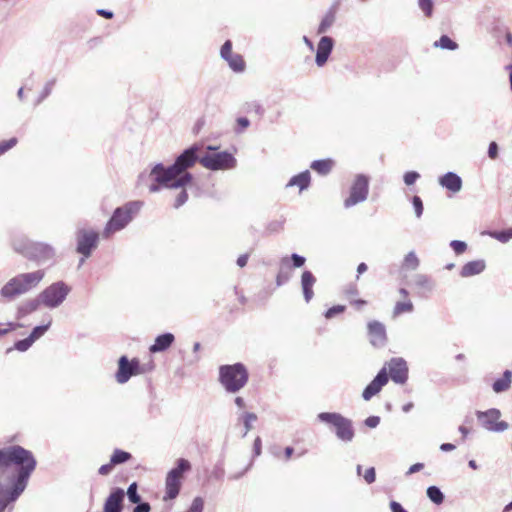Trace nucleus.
I'll return each mask as SVG.
<instances>
[{
    "instance_id": "nucleus-25",
    "label": "nucleus",
    "mask_w": 512,
    "mask_h": 512,
    "mask_svg": "<svg viewBox=\"0 0 512 512\" xmlns=\"http://www.w3.org/2000/svg\"><path fill=\"white\" fill-rule=\"evenodd\" d=\"M486 268L484 260H474L466 263L461 271L460 275L463 278L471 277L482 273Z\"/></svg>"
},
{
    "instance_id": "nucleus-26",
    "label": "nucleus",
    "mask_w": 512,
    "mask_h": 512,
    "mask_svg": "<svg viewBox=\"0 0 512 512\" xmlns=\"http://www.w3.org/2000/svg\"><path fill=\"white\" fill-rule=\"evenodd\" d=\"M310 180H311L310 172L308 170H306V171L299 173L298 175L293 176L287 183L286 187L297 186L301 192L308 188V186L310 184Z\"/></svg>"
},
{
    "instance_id": "nucleus-33",
    "label": "nucleus",
    "mask_w": 512,
    "mask_h": 512,
    "mask_svg": "<svg viewBox=\"0 0 512 512\" xmlns=\"http://www.w3.org/2000/svg\"><path fill=\"white\" fill-rule=\"evenodd\" d=\"M226 61L228 62L229 67L235 72H242L245 69V63L239 54H232L226 59Z\"/></svg>"
},
{
    "instance_id": "nucleus-21",
    "label": "nucleus",
    "mask_w": 512,
    "mask_h": 512,
    "mask_svg": "<svg viewBox=\"0 0 512 512\" xmlns=\"http://www.w3.org/2000/svg\"><path fill=\"white\" fill-rule=\"evenodd\" d=\"M439 184L447 190L457 193L462 188V179L454 172H447L439 178Z\"/></svg>"
},
{
    "instance_id": "nucleus-14",
    "label": "nucleus",
    "mask_w": 512,
    "mask_h": 512,
    "mask_svg": "<svg viewBox=\"0 0 512 512\" xmlns=\"http://www.w3.org/2000/svg\"><path fill=\"white\" fill-rule=\"evenodd\" d=\"M389 376L397 384H404L408 379L407 363L402 358H393L387 363Z\"/></svg>"
},
{
    "instance_id": "nucleus-18",
    "label": "nucleus",
    "mask_w": 512,
    "mask_h": 512,
    "mask_svg": "<svg viewBox=\"0 0 512 512\" xmlns=\"http://www.w3.org/2000/svg\"><path fill=\"white\" fill-rule=\"evenodd\" d=\"M368 332L370 342L375 347H381L386 342L385 326L378 321H371L368 323Z\"/></svg>"
},
{
    "instance_id": "nucleus-51",
    "label": "nucleus",
    "mask_w": 512,
    "mask_h": 512,
    "mask_svg": "<svg viewBox=\"0 0 512 512\" xmlns=\"http://www.w3.org/2000/svg\"><path fill=\"white\" fill-rule=\"evenodd\" d=\"M16 144V138H11L9 140L0 142V155L4 154L5 152L13 148Z\"/></svg>"
},
{
    "instance_id": "nucleus-1",
    "label": "nucleus",
    "mask_w": 512,
    "mask_h": 512,
    "mask_svg": "<svg viewBox=\"0 0 512 512\" xmlns=\"http://www.w3.org/2000/svg\"><path fill=\"white\" fill-rule=\"evenodd\" d=\"M201 146L194 144L185 149L175 160L174 164L165 167L158 163L150 172H142L138 177V185H148L151 193L158 192L160 186L167 188H182L191 183L192 175L187 169L199 162Z\"/></svg>"
},
{
    "instance_id": "nucleus-64",
    "label": "nucleus",
    "mask_w": 512,
    "mask_h": 512,
    "mask_svg": "<svg viewBox=\"0 0 512 512\" xmlns=\"http://www.w3.org/2000/svg\"><path fill=\"white\" fill-rule=\"evenodd\" d=\"M237 124L240 126L242 131L243 129L247 128L250 124L249 120L246 117H240L237 119Z\"/></svg>"
},
{
    "instance_id": "nucleus-46",
    "label": "nucleus",
    "mask_w": 512,
    "mask_h": 512,
    "mask_svg": "<svg viewBox=\"0 0 512 512\" xmlns=\"http://www.w3.org/2000/svg\"><path fill=\"white\" fill-rule=\"evenodd\" d=\"M450 247L453 249V251L457 254V255H460L462 253H464L467 249V244L463 241H460V240H452L450 242Z\"/></svg>"
},
{
    "instance_id": "nucleus-5",
    "label": "nucleus",
    "mask_w": 512,
    "mask_h": 512,
    "mask_svg": "<svg viewBox=\"0 0 512 512\" xmlns=\"http://www.w3.org/2000/svg\"><path fill=\"white\" fill-rule=\"evenodd\" d=\"M13 247L17 252L35 259L40 263H45L55 256V250L52 246L46 243L32 242L28 239L15 240Z\"/></svg>"
},
{
    "instance_id": "nucleus-27",
    "label": "nucleus",
    "mask_w": 512,
    "mask_h": 512,
    "mask_svg": "<svg viewBox=\"0 0 512 512\" xmlns=\"http://www.w3.org/2000/svg\"><path fill=\"white\" fill-rule=\"evenodd\" d=\"M14 492V483H12V487L7 489L3 483V479L0 478V512H4L5 508L8 507L10 503L15 502L17 499H12V495Z\"/></svg>"
},
{
    "instance_id": "nucleus-52",
    "label": "nucleus",
    "mask_w": 512,
    "mask_h": 512,
    "mask_svg": "<svg viewBox=\"0 0 512 512\" xmlns=\"http://www.w3.org/2000/svg\"><path fill=\"white\" fill-rule=\"evenodd\" d=\"M187 200H188V194H187L186 190L183 189L176 196L174 207L179 208L180 206L184 205Z\"/></svg>"
},
{
    "instance_id": "nucleus-32",
    "label": "nucleus",
    "mask_w": 512,
    "mask_h": 512,
    "mask_svg": "<svg viewBox=\"0 0 512 512\" xmlns=\"http://www.w3.org/2000/svg\"><path fill=\"white\" fill-rule=\"evenodd\" d=\"M426 494L430 501L436 505H440L444 501V494L437 486H429Z\"/></svg>"
},
{
    "instance_id": "nucleus-61",
    "label": "nucleus",
    "mask_w": 512,
    "mask_h": 512,
    "mask_svg": "<svg viewBox=\"0 0 512 512\" xmlns=\"http://www.w3.org/2000/svg\"><path fill=\"white\" fill-rule=\"evenodd\" d=\"M424 467L423 463H416L409 467L408 471L406 472V475H411L413 473H416L420 470H422Z\"/></svg>"
},
{
    "instance_id": "nucleus-31",
    "label": "nucleus",
    "mask_w": 512,
    "mask_h": 512,
    "mask_svg": "<svg viewBox=\"0 0 512 512\" xmlns=\"http://www.w3.org/2000/svg\"><path fill=\"white\" fill-rule=\"evenodd\" d=\"M332 164L331 160H316L312 162L311 168L321 175H326L331 171Z\"/></svg>"
},
{
    "instance_id": "nucleus-39",
    "label": "nucleus",
    "mask_w": 512,
    "mask_h": 512,
    "mask_svg": "<svg viewBox=\"0 0 512 512\" xmlns=\"http://www.w3.org/2000/svg\"><path fill=\"white\" fill-rule=\"evenodd\" d=\"M415 284L418 287L424 288L428 291L433 289V283L430 278L424 274H418L415 276Z\"/></svg>"
},
{
    "instance_id": "nucleus-59",
    "label": "nucleus",
    "mask_w": 512,
    "mask_h": 512,
    "mask_svg": "<svg viewBox=\"0 0 512 512\" xmlns=\"http://www.w3.org/2000/svg\"><path fill=\"white\" fill-rule=\"evenodd\" d=\"M380 423L378 416H370L365 420V425L369 428H376Z\"/></svg>"
},
{
    "instance_id": "nucleus-8",
    "label": "nucleus",
    "mask_w": 512,
    "mask_h": 512,
    "mask_svg": "<svg viewBox=\"0 0 512 512\" xmlns=\"http://www.w3.org/2000/svg\"><path fill=\"white\" fill-rule=\"evenodd\" d=\"M199 163L206 169L217 171L233 169L236 167L237 161L231 153L222 151L202 155L199 158Z\"/></svg>"
},
{
    "instance_id": "nucleus-57",
    "label": "nucleus",
    "mask_w": 512,
    "mask_h": 512,
    "mask_svg": "<svg viewBox=\"0 0 512 512\" xmlns=\"http://www.w3.org/2000/svg\"><path fill=\"white\" fill-rule=\"evenodd\" d=\"M488 156L490 159H496L498 157V145L492 141L488 147Z\"/></svg>"
},
{
    "instance_id": "nucleus-50",
    "label": "nucleus",
    "mask_w": 512,
    "mask_h": 512,
    "mask_svg": "<svg viewBox=\"0 0 512 512\" xmlns=\"http://www.w3.org/2000/svg\"><path fill=\"white\" fill-rule=\"evenodd\" d=\"M412 204L414 207L415 215L417 218H420L423 214V202L419 196H414L412 198Z\"/></svg>"
},
{
    "instance_id": "nucleus-58",
    "label": "nucleus",
    "mask_w": 512,
    "mask_h": 512,
    "mask_svg": "<svg viewBox=\"0 0 512 512\" xmlns=\"http://www.w3.org/2000/svg\"><path fill=\"white\" fill-rule=\"evenodd\" d=\"M137 506L133 509V512H150L151 506L148 502L136 503Z\"/></svg>"
},
{
    "instance_id": "nucleus-55",
    "label": "nucleus",
    "mask_w": 512,
    "mask_h": 512,
    "mask_svg": "<svg viewBox=\"0 0 512 512\" xmlns=\"http://www.w3.org/2000/svg\"><path fill=\"white\" fill-rule=\"evenodd\" d=\"M363 477L367 484H372L373 482H375V479H376L375 468L374 467L368 468L365 471Z\"/></svg>"
},
{
    "instance_id": "nucleus-49",
    "label": "nucleus",
    "mask_w": 512,
    "mask_h": 512,
    "mask_svg": "<svg viewBox=\"0 0 512 512\" xmlns=\"http://www.w3.org/2000/svg\"><path fill=\"white\" fill-rule=\"evenodd\" d=\"M290 264L292 266V268H300L302 267L305 262H306V259L305 257L299 255V254H296V253H293L290 257Z\"/></svg>"
},
{
    "instance_id": "nucleus-4",
    "label": "nucleus",
    "mask_w": 512,
    "mask_h": 512,
    "mask_svg": "<svg viewBox=\"0 0 512 512\" xmlns=\"http://www.w3.org/2000/svg\"><path fill=\"white\" fill-rule=\"evenodd\" d=\"M219 381L229 393L241 390L248 381V372L241 363L223 365L219 368Z\"/></svg>"
},
{
    "instance_id": "nucleus-29",
    "label": "nucleus",
    "mask_w": 512,
    "mask_h": 512,
    "mask_svg": "<svg viewBox=\"0 0 512 512\" xmlns=\"http://www.w3.org/2000/svg\"><path fill=\"white\" fill-rule=\"evenodd\" d=\"M336 19V6H332L329 8V10L325 13L323 19L320 22V25L318 27V33L323 34L327 32V30L334 24Z\"/></svg>"
},
{
    "instance_id": "nucleus-60",
    "label": "nucleus",
    "mask_w": 512,
    "mask_h": 512,
    "mask_svg": "<svg viewBox=\"0 0 512 512\" xmlns=\"http://www.w3.org/2000/svg\"><path fill=\"white\" fill-rule=\"evenodd\" d=\"M113 466H114V465H113V464H112V462L110 461V463L102 465V466L99 468V471H98V472H99V474H101V475H108V474L111 472V470H112V467H113Z\"/></svg>"
},
{
    "instance_id": "nucleus-38",
    "label": "nucleus",
    "mask_w": 512,
    "mask_h": 512,
    "mask_svg": "<svg viewBox=\"0 0 512 512\" xmlns=\"http://www.w3.org/2000/svg\"><path fill=\"white\" fill-rule=\"evenodd\" d=\"M490 236L501 243H507L512 239V227L502 231H493Z\"/></svg>"
},
{
    "instance_id": "nucleus-56",
    "label": "nucleus",
    "mask_w": 512,
    "mask_h": 512,
    "mask_svg": "<svg viewBox=\"0 0 512 512\" xmlns=\"http://www.w3.org/2000/svg\"><path fill=\"white\" fill-rule=\"evenodd\" d=\"M225 470L222 466L216 465L212 471V477L216 480L221 481L224 477Z\"/></svg>"
},
{
    "instance_id": "nucleus-16",
    "label": "nucleus",
    "mask_w": 512,
    "mask_h": 512,
    "mask_svg": "<svg viewBox=\"0 0 512 512\" xmlns=\"http://www.w3.org/2000/svg\"><path fill=\"white\" fill-rule=\"evenodd\" d=\"M19 275L11 278L0 290V295L8 300H12L22 294L27 293Z\"/></svg>"
},
{
    "instance_id": "nucleus-12",
    "label": "nucleus",
    "mask_w": 512,
    "mask_h": 512,
    "mask_svg": "<svg viewBox=\"0 0 512 512\" xmlns=\"http://www.w3.org/2000/svg\"><path fill=\"white\" fill-rule=\"evenodd\" d=\"M476 415L482 427L489 431L503 432L508 428V424L506 422H497L501 416L498 409L492 408L484 412L477 411Z\"/></svg>"
},
{
    "instance_id": "nucleus-36",
    "label": "nucleus",
    "mask_w": 512,
    "mask_h": 512,
    "mask_svg": "<svg viewBox=\"0 0 512 512\" xmlns=\"http://www.w3.org/2000/svg\"><path fill=\"white\" fill-rule=\"evenodd\" d=\"M419 266V259L414 251L409 252L403 261V267L410 270H416Z\"/></svg>"
},
{
    "instance_id": "nucleus-42",
    "label": "nucleus",
    "mask_w": 512,
    "mask_h": 512,
    "mask_svg": "<svg viewBox=\"0 0 512 512\" xmlns=\"http://www.w3.org/2000/svg\"><path fill=\"white\" fill-rule=\"evenodd\" d=\"M418 6L426 17H431L433 14V0H418Z\"/></svg>"
},
{
    "instance_id": "nucleus-13",
    "label": "nucleus",
    "mask_w": 512,
    "mask_h": 512,
    "mask_svg": "<svg viewBox=\"0 0 512 512\" xmlns=\"http://www.w3.org/2000/svg\"><path fill=\"white\" fill-rule=\"evenodd\" d=\"M99 235L94 230L81 229L77 232V252L89 257L96 248Z\"/></svg>"
},
{
    "instance_id": "nucleus-15",
    "label": "nucleus",
    "mask_w": 512,
    "mask_h": 512,
    "mask_svg": "<svg viewBox=\"0 0 512 512\" xmlns=\"http://www.w3.org/2000/svg\"><path fill=\"white\" fill-rule=\"evenodd\" d=\"M388 382L387 368L383 367L376 377L366 386L362 393L365 401H369L373 396L378 394L382 387Z\"/></svg>"
},
{
    "instance_id": "nucleus-20",
    "label": "nucleus",
    "mask_w": 512,
    "mask_h": 512,
    "mask_svg": "<svg viewBox=\"0 0 512 512\" xmlns=\"http://www.w3.org/2000/svg\"><path fill=\"white\" fill-rule=\"evenodd\" d=\"M292 278V266L289 256H284L279 261V270L276 276V285L282 286Z\"/></svg>"
},
{
    "instance_id": "nucleus-3",
    "label": "nucleus",
    "mask_w": 512,
    "mask_h": 512,
    "mask_svg": "<svg viewBox=\"0 0 512 512\" xmlns=\"http://www.w3.org/2000/svg\"><path fill=\"white\" fill-rule=\"evenodd\" d=\"M142 206L143 202L141 201H131L122 207L116 208L104 228L103 237L109 238L111 234L124 229L140 211Z\"/></svg>"
},
{
    "instance_id": "nucleus-43",
    "label": "nucleus",
    "mask_w": 512,
    "mask_h": 512,
    "mask_svg": "<svg viewBox=\"0 0 512 512\" xmlns=\"http://www.w3.org/2000/svg\"><path fill=\"white\" fill-rule=\"evenodd\" d=\"M50 327V322L46 325L36 326L28 336L33 342L42 337Z\"/></svg>"
},
{
    "instance_id": "nucleus-40",
    "label": "nucleus",
    "mask_w": 512,
    "mask_h": 512,
    "mask_svg": "<svg viewBox=\"0 0 512 512\" xmlns=\"http://www.w3.org/2000/svg\"><path fill=\"white\" fill-rule=\"evenodd\" d=\"M138 486L136 482H133L129 485L127 489V497L129 501L133 504L139 503L141 501V497L138 494Z\"/></svg>"
},
{
    "instance_id": "nucleus-53",
    "label": "nucleus",
    "mask_w": 512,
    "mask_h": 512,
    "mask_svg": "<svg viewBox=\"0 0 512 512\" xmlns=\"http://www.w3.org/2000/svg\"><path fill=\"white\" fill-rule=\"evenodd\" d=\"M221 57L226 60L229 56H231L232 53V43L231 41L227 40L223 46L221 47L220 51Z\"/></svg>"
},
{
    "instance_id": "nucleus-10",
    "label": "nucleus",
    "mask_w": 512,
    "mask_h": 512,
    "mask_svg": "<svg viewBox=\"0 0 512 512\" xmlns=\"http://www.w3.org/2000/svg\"><path fill=\"white\" fill-rule=\"evenodd\" d=\"M143 373L140 361L137 358L129 360L126 356H121L118 360V370L115 379L119 384H125L132 376Z\"/></svg>"
},
{
    "instance_id": "nucleus-41",
    "label": "nucleus",
    "mask_w": 512,
    "mask_h": 512,
    "mask_svg": "<svg viewBox=\"0 0 512 512\" xmlns=\"http://www.w3.org/2000/svg\"><path fill=\"white\" fill-rule=\"evenodd\" d=\"M242 420L245 427L244 436L252 429V423L257 420V415L251 412H245L242 415Z\"/></svg>"
},
{
    "instance_id": "nucleus-28",
    "label": "nucleus",
    "mask_w": 512,
    "mask_h": 512,
    "mask_svg": "<svg viewBox=\"0 0 512 512\" xmlns=\"http://www.w3.org/2000/svg\"><path fill=\"white\" fill-rule=\"evenodd\" d=\"M512 383V372L510 370H506L503 373L502 378L497 379L493 383V391L495 393H501L507 391L511 387Z\"/></svg>"
},
{
    "instance_id": "nucleus-54",
    "label": "nucleus",
    "mask_w": 512,
    "mask_h": 512,
    "mask_svg": "<svg viewBox=\"0 0 512 512\" xmlns=\"http://www.w3.org/2000/svg\"><path fill=\"white\" fill-rule=\"evenodd\" d=\"M345 310V306L342 305H336L328 309L325 313V317L330 319L333 318L335 315L342 313Z\"/></svg>"
},
{
    "instance_id": "nucleus-17",
    "label": "nucleus",
    "mask_w": 512,
    "mask_h": 512,
    "mask_svg": "<svg viewBox=\"0 0 512 512\" xmlns=\"http://www.w3.org/2000/svg\"><path fill=\"white\" fill-rule=\"evenodd\" d=\"M125 492L122 488H115L106 498L103 512H122Z\"/></svg>"
},
{
    "instance_id": "nucleus-62",
    "label": "nucleus",
    "mask_w": 512,
    "mask_h": 512,
    "mask_svg": "<svg viewBox=\"0 0 512 512\" xmlns=\"http://www.w3.org/2000/svg\"><path fill=\"white\" fill-rule=\"evenodd\" d=\"M390 509L392 512H407L400 503L396 501L390 502Z\"/></svg>"
},
{
    "instance_id": "nucleus-7",
    "label": "nucleus",
    "mask_w": 512,
    "mask_h": 512,
    "mask_svg": "<svg viewBox=\"0 0 512 512\" xmlns=\"http://www.w3.org/2000/svg\"><path fill=\"white\" fill-rule=\"evenodd\" d=\"M191 469L190 462L186 459H178L176 467L172 468L165 479L164 501L175 499L181 489L184 473Z\"/></svg>"
},
{
    "instance_id": "nucleus-37",
    "label": "nucleus",
    "mask_w": 512,
    "mask_h": 512,
    "mask_svg": "<svg viewBox=\"0 0 512 512\" xmlns=\"http://www.w3.org/2000/svg\"><path fill=\"white\" fill-rule=\"evenodd\" d=\"M130 458H131L130 453L123 451V450L116 449L113 452L110 461L112 462L113 465H117V464L125 463Z\"/></svg>"
},
{
    "instance_id": "nucleus-19",
    "label": "nucleus",
    "mask_w": 512,
    "mask_h": 512,
    "mask_svg": "<svg viewBox=\"0 0 512 512\" xmlns=\"http://www.w3.org/2000/svg\"><path fill=\"white\" fill-rule=\"evenodd\" d=\"M333 39L328 36H323L317 47L315 62L317 66L322 67L328 60V57L333 49Z\"/></svg>"
},
{
    "instance_id": "nucleus-23",
    "label": "nucleus",
    "mask_w": 512,
    "mask_h": 512,
    "mask_svg": "<svg viewBox=\"0 0 512 512\" xmlns=\"http://www.w3.org/2000/svg\"><path fill=\"white\" fill-rule=\"evenodd\" d=\"M25 288L29 292L33 288L37 287L45 276L44 270H37L30 273L18 274Z\"/></svg>"
},
{
    "instance_id": "nucleus-34",
    "label": "nucleus",
    "mask_w": 512,
    "mask_h": 512,
    "mask_svg": "<svg viewBox=\"0 0 512 512\" xmlns=\"http://www.w3.org/2000/svg\"><path fill=\"white\" fill-rule=\"evenodd\" d=\"M434 47L454 51L458 48V44L447 35H442L438 41L434 42Z\"/></svg>"
},
{
    "instance_id": "nucleus-35",
    "label": "nucleus",
    "mask_w": 512,
    "mask_h": 512,
    "mask_svg": "<svg viewBox=\"0 0 512 512\" xmlns=\"http://www.w3.org/2000/svg\"><path fill=\"white\" fill-rule=\"evenodd\" d=\"M414 309L413 303L408 300L405 302H397L393 309L394 317H397L403 313H410Z\"/></svg>"
},
{
    "instance_id": "nucleus-6",
    "label": "nucleus",
    "mask_w": 512,
    "mask_h": 512,
    "mask_svg": "<svg viewBox=\"0 0 512 512\" xmlns=\"http://www.w3.org/2000/svg\"><path fill=\"white\" fill-rule=\"evenodd\" d=\"M318 420L334 428L338 439L351 442L354 438L352 421L339 413L322 412L317 416Z\"/></svg>"
},
{
    "instance_id": "nucleus-9",
    "label": "nucleus",
    "mask_w": 512,
    "mask_h": 512,
    "mask_svg": "<svg viewBox=\"0 0 512 512\" xmlns=\"http://www.w3.org/2000/svg\"><path fill=\"white\" fill-rule=\"evenodd\" d=\"M70 290V287L63 281L51 284L40 293L42 305L50 309L59 307L65 301Z\"/></svg>"
},
{
    "instance_id": "nucleus-63",
    "label": "nucleus",
    "mask_w": 512,
    "mask_h": 512,
    "mask_svg": "<svg viewBox=\"0 0 512 512\" xmlns=\"http://www.w3.org/2000/svg\"><path fill=\"white\" fill-rule=\"evenodd\" d=\"M253 450L255 456H259L261 454V439L259 437L254 441Z\"/></svg>"
},
{
    "instance_id": "nucleus-22",
    "label": "nucleus",
    "mask_w": 512,
    "mask_h": 512,
    "mask_svg": "<svg viewBox=\"0 0 512 512\" xmlns=\"http://www.w3.org/2000/svg\"><path fill=\"white\" fill-rule=\"evenodd\" d=\"M316 283V277L311 271L305 270L301 275V288L303 291L304 299L307 303L311 301L314 296L313 286Z\"/></svg>"
},
{
    "instance_id": "nucleus-45",
    "label": "nucleus",
    "mask_w": 512,
    "mask_h": 512,
    "mask_svg": "<svg viewBox=\"0 0 512 512\" xmlns=\"http://www.w3.org/2000/svg\"><path fill=\"white\" fill-rule=\"evenodd\" d=\"M204 500L201 497H195L187 512H203Z\"/></svg>"
},
{
    "instance_id": "nucleus-24",
    "label": "nucleus",
    "mask_w": 512,
    "mask_h": 512,
    "mask_svg": "<svg viewBox=\"0 0 512 512\" xmlns=\"http://www.w3.org/2000/svg\"><path fill=\"white\" fill-rule=\"evenodd\" d=\"M175 337L172 333H164L158 335L155 338L154 344H152L149 348L151 353H158L167 350L174 342Z\"/></svg>"
},
{
    "instance_id": "nucleus-47",
    "label": "nucleus",
    "mask_w": 512,
    "mask_h": 512,
    "mask_svg": "<svg viewBox=\"0 0 512 512\" xmlns=\"http://www.w3.org/2000/svg\"><path fill=\"white\" fill-rule=\"evenodd\" d=\"M33 343L34 342L29 337H27L25 339L17 341L14 347L16 350L20 352H25L32 346Z\"/></svg>"
},
{
    "instance_id": "nucleus-48",
    "label": "nucleus",
    "mask_w": 512,
    "mask_h": 512,
    "mask_svg": "<svg viewBox=\"0 0 512 512\" xmlns=\"http://www.w3.org/2000/svg\"><path fill=\"white\" fill-rule=\"evenodd\" d=\"M420 178V174L416 171L406 172L403 176L404 183L407 186L413 185Z\"/></svg>"
},
{
    "instance_id": "nucleus-30",
    "label": "nucleus",
    "mask_w": 512,
    "mask_h": 512,
    "mask_svg": "<svg viewBox=\"0 0 512 512\" xmlns=\"http://www.w3.org/2000/svg\"><path fill=\"white\" fill-rule=\"evenodd\" d=\"M42 304V301L40 299V294L37 298L27 300L26 302L22 303L19 307V314L22 316L30 314L38 309V307Z\"/></svg>"
},
{
    "instance_id": "nucleus-11",
    "label": "nucleus",
    "mask_w": 512,
    "mask_h": 512,
    "mask_svg": "<svg viewBox=\"0 0 512 512\" xmlns=\"http://www.w3.org/2000/svg\"><path fill=\"white\" fill-rule=\"evenodd\" d=\"M369 181L364 175H358L351 187L350 196L344 201V206L350 208L367 199Z\"/></svg>"
},
{
    "instance_id": "nucleus-2",
    "label": "nucleus",
    "mask_w": 512,
    "mask_h": 512,
    "mask_svg": "<svg viewBox=\"0 0 512 512\" xmlns=\"http://www.w3.org/2000/svg\"><path fill=\"white\" fill-rule=\"evenodd\" d=\"M36 465L32 452L19 445L0 449V478L14 483L12 499L23 493Z\"/></svg>"
},
{
    "instance_id": "nucleus-44",
    "label": "nucleus",
    "mask_w": 512,
    "mask_h": 512,
    "mask_svg": "<svg viewBox=\"0 0 512 512\" xmlns=\"http://www.w3.org/2000/svg\"><path fill=\"white\" fill-rule=\"evenodd\" d=\"M54 85H55V80L54 79L48 81L45 84V86H44V88H43L42 92L40 93V96H39V98L37 100V104H40L46 97H48L50 95Z\"/></svg>"
}]
</instances>
